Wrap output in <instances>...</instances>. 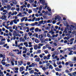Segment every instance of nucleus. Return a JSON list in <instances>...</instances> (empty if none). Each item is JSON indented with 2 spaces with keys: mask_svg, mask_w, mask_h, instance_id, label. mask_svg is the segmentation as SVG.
Returning <instances> with one entry per match:
<instances>
[{
  "mask_svg": "<svg viewBox=\"0 0 76 76\" xmlns=\"http://www.w3.org/2000/svg\"><path fill=\"white\" fill-rule=\"evenodd\" d=\"M45 9L47 7V10H48V11H49V12H51V9L50 8V7H48L47 6V4H45Z\"/></svg>",
  "mask_w": 76,
  "mask_h": 76,
  "instance_id": "nucleus-1",
  "label": "nucleus"
},
{
  "mask_svg": "<svg viewBox=\"0 0 76 76\" xmlns=\"http://www.w3.org/2000/svg\"><path fill=\"white\" fill-rule=\"evenodd\" d=\"M76 28H75V27L74 26L72 25L70 26L69 27V31H72V30H75Z\"/></svg>",
  "mask_w": 76,
  "mask_h": 76,
  "instance_id": "nucleus-2",
  "label": "nucleus"
},
{
  "mask_svg": "<svg viewBox=\"0 0 76 76\" xmlns=\"http://www.w3.org/2000/svg\"><path fill=\"white\" fill-rule=\"evenodd\" d=\"M42 38H43V35L42 34H41V35H39L38 38L39 39H40L41 41H43V39H42Z\"/></svg>",
  "mask_w": 76,
  "mask_h": 76,
  "instance_id": "nucleus-3",
  "label": "nucleus"
},
{
  "mask_svg": "<svg viewBox=\"0 0 76 76\" xmlns=\"http://www.w3.org/2000/svg\"><path fill=\"white\" fill-rule=\"evenodd\" d=\"M58 34H56V35L53 34L52 36V39L54 40L55 39V37L56 38V37H58Z\"/></svg>",
  "mask_w": 76,
  "mask_h": 76,
  "instance_id": "nucleus-4",
  "label": "nucleus"
},
{
  "mask_svg": "<svg viewBox=\"0 0 76 76\" xmlns=\"http://www.w3.org/2000/svg\"><path fill=\"white\" fill-rule=\"evenodd\" d=\"M39 1L40 2L42 3L43 5V7H44V5L45 4V0H39Z\"/></svg>",
  "mask_w": 76,
  "mask_h": 76,
  "instance_id": "nucleus-5",
  "label": "nucleus"
},
{
  "mask_svg": "<svg viewBox=\"0 0 76 76\" xmlns=\"http://www.w3.org/2000/svg\"><path fill=\"white\" fill-rule=\"evenodd\" d=\"M41 32L42 31V30H41V29H39L38 28H36L35 30H34V32Z\"/></svg>",
  "mask_w": 76,
  "mask_h": 76,
  "instance_id": "nucleus-6",
  "label": "nucleus"
},
{
  "mask_svg": "<svg viewBox=\"0 0 76 76\" xmlns=\"http://www.w3.org/2000/svg\"><path fill=\"white\" fill-rule=\"evenodd\" d=\"M13 22L14 23H15V24H17V22H19V20L15 19L13 20Z\"/></svg>",
  "mask_w": 76,
  "mask_h": 76,
  "instance_id": "nucleus-7",
  "label": "nucleus"
},
{
  "mask_svg": "<svg viewBox=\"0 0 76 76\" xmlns=\"http://www.w3.org/2000/svg\"><path fill=\"white\" fill-rule=\"evenodd\" d=\"M25 70V67L23 66H21L20 68V72H22L23 70Z\"/></svg>",
  "mask_w": 76,
  "mask_h": 76,
  "instance_id": "nucleus-8",
  "label": "nucleus"
},
{
  "mask_svg": "<svg viewBox=\"0 0 76 76\" xmlns=\"http://www.w3.org/2000/svg\"><path fill=\"white\" fill-rule=\"evenodd\" d=\"M49 34H51V35H54L55 33V32L53 31V30L51 29V30L49 32Z\"/></svg>",
  "mask_w": 76,
  "mask_h": 76,
  "instance_id": "nucleus-9",
  "label": "nucleus"
},
{
  "mask_svg": "<svg viewBox=\"0 0 76 76\" xmlns=\"http://www.w3.org/2000/svg\"><path fill=\"white\" fill-rule=\"evenodd\" d=\"M57 19L59 20V19H60V16H58V15H57V16H56L55 17L54 19H55V20H57Z\"/></svg>",
  "mask_w": 76,
  "mask_h": 76,
  "instance_id": "nucleus-10",
  "label": "nucleus"
},
{
  "mask_svg": "<svg viewBox=\"0 0 76 76\" xmlns=\"http://www.w3.org/2000/svg\"><path fill=\"white\" fill-rule=\"evenodd\" d=\"M35 61L37 62H39L40 61V58L39 57L38 58H36Z\"/></svg>",
  "mask_w": 76,
  "mask_h": 76,
  "instance_id": "nucleus-11",
  "label": "nucleus"
},
{
  "mask_svg": "<svg viewBox=\"0 0 76 76\" xmlns=\"http://www.w3.org/2000/svg\"><path fill=\"white\" fill-rule=\"evenodd\" d=\"M18 63L19 66H21L23 64V61H19L18 62Z\"/></svg>",
  "mask_w": 76,
  "mask_h": 76,
  "instance_id": "nucleus-12",
  "label": "nucleus"
},
{
  "mask_svg": "<svg viewBox=\"0 0 76 76\" xmlns=\"http://www.w3.org/2000/svg\"><path fill=\"white\" fill-rule=\"evenodd\" d=\"M34 49L36 50H37V49H38V45H34Z\"/></svg>",
  "mask_w": 76,
  "mask_h": 76,
  "instance_id": "nucleus-13",
  "label": "nucleus"
},
{
  "mask_svg": "<svg viewBox=\"0 0 76 76\" xmlns=\"http://www.w3.org/2000/svg\"><path fill=\"white\" fill-rule=\"evenodd\" d=\"M47 69H48V66H47L46 68L44 67L42 68V69L44 70V71H45V70H47Z\"/></svg>",
  "mask_w": 76,
  "mask_h": 76,
  "instance_id": "nucleus-14",
  "label": "nucleus"
},
{
  "mask_svg": "<svg viewBox=\"0 0 76 76\" xmlns=\"http://www.w3.org/2000/svg\"><path fill=\"white\" fill-rule=\"evenodd\" d=\"M29 45L28 46V47H32V42H28Z\"/></svg>",
  "mask_w": 76,
  "mask_h": 76,
  "instance_id": "nucleus-15",
  "label": "nucleus"
},
{
  "mask_svg": "<svg viewBox=\"0 0 76 76\" xmlns=\"http://www.w3.org/2000/svg\"><path fill=\"white\" fill-rule=\"evenodd\" d=\"M1 38L2 39L1 40V41H3L6 40V39H3V37L1 36H0V38Z\"/></svg>",
  "mask_w": 76,
  "mask_h": 76,
  "instance_id": "nucleus-16",
  "label": "nucleus"
},
{
  "mask_svg": "<svg viewBox=\"0 0 76 76\" xmlns=\"http://www.w3.org/2000/svg\"><path fill=\"white\" fill-rule=\"evenodd\" d=\"M55 70H56V71H57L58 72H60V71H61V69L58 68V67L55 68Z\"/></svg>",
  "mask_w": 76,
  "mask_h": 76,
  "instance_id": "nucleus-17",
  "label": "nucleus"
},
{
  "mask_svg": "<svg viewBox=\"0 0 76 76\" xmlns=\"http://www.w3.org/2000/svg\"><path fill=\"white\" fill-rule=\"evenodd\" d=\"M41 53V50H37L36 54H40Z\"/></svg>",
  "mask_w": 76,
  "mask_h": 76,
  "instance_id": "nucleus-18",
  "label": "nucleus"
},
{
  "mask_svg": "<svg viewBox=\"0 0 76 76\" xmlns=\"http://www.w3.org/2000/svg\"><path fill=\"white\" fill-rule=\"evenodd\" d=\"M48 68L49 69H51V70H52V69H53V66H52V65H50L48 67Z\"/></svg>",
  "mask_w": 76,
  "mask_h": 76,
  "instance_id": "nucleus-19",
  "label": "nucleus"
},
{
  "mask_svg": "<svg viewBox=\"0 0 76 76\" xmlns=\"http://www.w3.org/2000/svg\"><path fill=\"white\" fill-rule=\"evenodd\" d=\"M63 23H64V25L65 26H67V25H68V23H67V22L66 21H64L63 22Z\"/></svg>",
  "mask_w": 76,
  "mask_h": 76,
  "instance_id": "nucleus-20",
  "label": "nucleus"
},
{
  "mask_svg": "<svg viewBox=\"0 0 76 76\" xmlns=\"http://www.w3.org/2000/svg\"><path fill=\"white\" fill-rule=\"evenodd\" d=\"M14 35H15V36H16V37H21V35H20V34H18L17 33H15V34H13Z\"/></svg>",
  "mask_w": 76,
  "mask_h": 76,
  "instance_id": "nucleus-21",
  "label": "nucleus"
},
{
  "mask_svg": "<svg viewBox=\"0 0 76 76\" xmlns=\"http://www.w3.org/2000/svg\"><path fill=\"white\" fill-rule=\"evenodd\" d=\"M28 43L27 42H25L24 43V45H25L26 47H28Z\"/></svg>",
  "mask_w": 76,
  "mask_h": 76,
  "instance_id": "nucleus-22",
  "label": "nucleus"
},
{
  "mask_svg": "<svg viewBox=\"0 0 76 76\" xmlns=\"http://www.w3.org/2000/svg\"><path fill=\"white\" fill-rule=\"evenodd\" d=\"M72 61H76V57H74L73 58L72 60Z\"/></svg>",
  "mask_w": 76,
  "mask_h": 76,
  "instance_id": "nucleus-23",
  "label": "nucleus"
},
{
  "mask_svg": "<svg viewBox=\"0 0 76 76\" xmlns=\"http://www.w3.org/2000/svg\"><path fill=\"white\" fill-rule=\"evenodd\" d=\"M34 70H31L29 72V73L30 74H33V73H34Z\"/></svg>",
  "mask_w": 76,
  "mask_h": 76,
  "instance_id": "nucleus-24",
  "label": "nucleus"
},
{
  "mask_svg": "<svg viewBox=\"0 0 76 76\" xmlns=\"http://www.w3.org/2000/svg\"><path fill=\"white\" fill-rule=\"evenodd\" d=\"M48 63V61H42V63H43V64H44L45 63L47 64Z\"/></svg>",
  "mask_w": 76,
  "mask_h": 76,
  "instance_id": "nucleus-25",
  "label": "nucleus"
},
{
  "mask_svg": "<svg viewBox=\"0 0 76 76\" xmlns=\"http://www.w3.org/2000/svg\"><path fill=\"white\" fill-rule=\"evenodd\" d=\"M42 9V6H40V7L39 8V11H41Z\"/></svg>",
  "mask_w": 76,
  "mask_h": 76,
  "instance_id": "nucleus-26",
  "label": "nucleus"
},
{
  "mask_svg": "<svg viewBox=\"0 0 76 76\" xmlns=\"http://www.w3.org/2000/svg\"><path fill=\"white\" fill-rule=\"evenodd\" d=\"M52 21L51 20H48L47 21V23H52Z\"/></svg>",
  "mask_w": 76,
  "mask_h": 76,
  "instance_id": "nucleus-27",
  "label": "nucleus"
},
{
  "mask_svg": "<svg viewBox=\"0 0 76 76\" xmlns=\"http://www.w3.org/2000/svg\"><path fill=\"white\" fill-rule=\"evenodd\" d=\"M1 63L3 66H5L6 65V62H1Z\"/></svg>",
  "mask_w": 76,
  "mask_h": 76,
  "instance_id": "nucleus-28",
  "label": "nucleus"
},
{
  "mask_svg": "<svg viewBox=\"0 0 76 76\" xmlns=\"http://www.w3.org/2000/svg\"><path fill=\"white\" fill-rule=\"evenodd\" d=\"M25 17H23L22 19H21V22H23V21H24V20H25Z\"/></svg>",
  "mask_w": 76,
  "mask_h": 76,
  "instance_id": "nucleus-29",
  "label": "nucleus"
},
{
  "mask_svg": "<svg viewBox=\"0 0 76 76\" xmlns=\"http://www.w3.org/2000/svg\"><path fill=\"white\" fill-rule=\"evenodd\" d=\"M51 57V55L50 54H49V55H48V58H47V60H50V57Z\"/></svg>",
  "mask_w": 76,
  "mask_h": 76,
  "instance_id": "nucleus-30",
  "label": "nucleus"
},
{
  "mask_svg": "<svg viewBox=\"0 0 76 76\" xmlns=\"http://www.w3.org/2000/svg\"><path fill=\"white\" fill-rule=\"evenodd\" d=\"M46 30H48V29H50V27L48 26V27H46L45 28Z\"/></svg>",
  "mask_w": 76,
  "mask_h": 76,
  "instance_id": "nucleus-31",
  "label": "nucleus"
},
{
  "mask_svg": "<svg viewBox=\"0 0 76 76\" xmlns=\"http://www.w3.org/2000/svg\"><path fill=\"white\" fill-rule=\"evenodd\" d=\"M23 50H25V51H28V49L25 47H23Z\"/></svg>",
  "mask_w": 76,
  "mask_h": 76,
  "instance_id": "nucleus-32",
  "label": "nucleus"
},
{
  "mask_svg": "<svg viewBox=\"0 0 76 76\" xmlns=\"http://www.w3.org/2000/svg\"><path fill=\"white\" fill-rule=\"evenodd\" d=\"M5 44V42H0V45H3V44Z\"/></svg>",
  "mask_w": 76,
  "mask_h": 76,
  "instance_id": "nucleus-33",
  "label": "nucleus"
},
{
  "mask_svg": "<svg viewBox=\"0 0 76 76\" xmlns=\"http://www.w3.org/2000/svg\"><path fill=\"white\" fill-rule=\"evenodd\" d=\"M28 28V27H26V26L24 27L23 28V30H24V31H25V30H26V29H27V28Z\"/></svg>",
  "mask_w": 76,
  "mask_h": 76,
  "instance_id": "nucleus-34",
  "label": "nucleus"
},
{
  "mask_svg": "<svg viewBox=\"0 0 76 76\" xmlns=\"http://www.w3.org/2000/svg\"><path fill=\"white\" fill-rule=\"evenodd\" d=\"M34 29H35V28L32 27L30 28V31H34Z\"/></svg>",
  "mask_w": 76,
  "mask_h": 76,
  "instance_id": "nucleus-35",
  "label": "nucleus"
},
{
  "mask_svg": "<svg viewBox=\"0 0 76 76\" xmlns=\"http://www.w3.org/2000/svg\"><path fill=\"white\" fill-rule=\"evenodd\" d=\"M2 18L3 19H6V18H7V17L5 15H4L2 16Z\"/></svg>",
  "mask_w": 76,
  "mask_h": 76,
  "instance_id": "nucleus-36",
  "label": "nucleus"
},
{
  "mask_svg": "<svg viewBox=\"0 0 76 76\" xmlns=\"http://www.w3.org/2000/svg\"><path fill=\"white\" fill-rule=\"evenodd\" d=\"M18 28H19V29H20V30L22 31V27H21V26H18Z\"/></svg>",
  "mask_w": 76,
  "mask_h": 76,
  "instance_id": "nucleus-37",
  "label": "nucleus"
},
{
  "mask_svg": "<svg viewBox=\"0 0 76 76\" xmlns=\"http://www.w3.org/2000/svg\"><path fill=\"white\" fill-rule=\"evenodd\" d=\"M61 62L58 61L57 63V65H60V64H61Z\"/></svg>",
  "mask_w": 76,
  "mask_h": 76,
  "instance_id": "nucleus-38",
  "label": "nucleus"
},
{
  "mask_svg": "<svg viewBox=\"0 0 76 76\" xmlns=\"http://www.w3.org/2000/svg\"><path fill=\"white\" fill-rule=\"evenodd\" d=\"M35 42H36V43H39V42L38 41V40L37 39H35Z\"/></svg>",
  "mask_w": 76,
  "mask_h": 76,
  "instance_id": "nucleus-39",
  "label": "nucleus"
},
{
  "mask_svg": "<svg viewBox=\"0 0 76 76\" xmlns=\"http://www.w3.org/2000/svg\"><path fill=\"white\" fill-rule=\"evenodd\" d=\"M68 62V64H69V65H70V64H71L73 63V62L71 61H69Z\"/></svg>",
  "mask_w": 76,
  "mask_h": 76,
  "instance_id": "nucleus-40",
  "label": "nucleus"
},
{
  "mask_svg": "<svg viewBox=\"0 0 76 76\" xmlns=\"http://www.w3.org/2000/svg\"><path fill=\"white\" fill-rule=\"evenodd\" d=\"M32 10H30V9L28 11V13H29V14L31 13H32Z\"/></svg>",
  "mask_w": 76,
  "mask_h": 76,
  "instance_id": "nucleus-41",
  "label": "nucleus"
},
{
  "mask_svg": "<svg viewBox=\"0 0 76 76\" xmlns=\"http://www.w3.org/2000/svg\"><path fill=\"white\" fill-rule=\"evenodd\" d=\"M48 16H50L52 15V12H49L48 13Z\"/></svg>",
  "mask_w": 76,
  "mask_h": 76,
  "instance_id": "nucleus-42",
  "label": "nucleus"
},
{
  "mask_svg": "<svg viewBox=\"0 0 76 76\" xmlns=\"http://www.w3.org/2000/svg\"><path fill=\"white\" fill-rule=\"evenodd\" d=\"M43 45H44V44H43L39 43L38 44V45L40 46V47H42V46H43Z\"/></svg>",
  "mask_w": 76,
  "mask_h": 76,
  "instance_id": "nucleus-43",
  "label": "nucleus"
},
{
  "mask_svg": "<svg viewBox=\"0 0 76 76\" xmlns=\"http://www.w3.org/2000/svg\"><path fill=\"white\" fill-rule=\"evenodd\" d=\"M68 51H70L71 50H73V48H68Z\"/></svg>",
  "mask_w": 76,
  "mask_h": 76,
  "instance_id": "nucleus-44",
  "label": "nucleus"
},
{
  "mask_svg": "<svg viewBox=\"0 0 76 76\" xmlns=\"http://www.w3.org/2000/svg\"><path fill=\"white\" fill-rule=\"evenodd\" d=\"M34 36L35 37H36V38H38V34H34Z\"/></svg>",
  "mask_w": 76,
  "mask_h": 76,
  "instance_id": "nucleus-45",
  "label": "nucleus"
},
{
  "mask_svg": "<svg viewBox=\"0 0 76 76\" xmlns=\"http://www.w3.org/2000/svg\"><path fill=\"white\" fill-rule=\"evenodd\" d=\"M27 30H26V32H29V27H28V28H27Z\"/></svg>",
  "mask_w": 76,
  "mask_h": 76,
  "instance_id": "nucleus-46",
  "label": "nucleus"
},
{
  "mask_svg": "<svg viewBox=\"0 0 76 76\" xmlns=\"http://www.w3.org/2000/svg\"><path fill=\"white\" fill-rule=\"evenodd\" d=\"M47 36L48 38H51V36L50 34H49L48 33L47 34Z\"/></svg>",
  "mask_w": 76,
  "mask_h": 76,
  "instance_id": "nucleus-47",
  "label": "nucleus"
},
{
  "mask_svg": "<svg viewBox=\"0 0 76 76\" xmlns=\"http://www.w3.org/2000/svg\"><path fill=\"white\" fill-rule=\"evenodd\" d=\"M24 15H29V14H28V13L26 12V11L24 12Z\"/></svg>",
  "mask_w": 76,
  "mask_h": 76,
  "instance_id": "nucleus-48",
  "label": "nucleus"
},
{
  "mask_svg": "<svg viewBox=\"0 0 76 76\" xmlns=\"http://www.w3.org/2000/svg\"><path fill=\"white\" fill-rule=\"evenodd\" d=\"M47 57L46 56H44L43 57V59L44 60H45L46 59H47Z\"/></svg>",
  "mask_w": 76,
  "mask_h": 76,
  "instance_id": "nucleus-49",
  "label": "nucleus"
},
{
  "mask_svg": "<svg viewBox=\"0 0 76 76\" xmlns=\"http://www.w3.org/2000/svg\"><path fill=\"white\" fill-rule=\"evenodd\" d=\"M17 16H22V13L20 12L19 14L17 15Z\"/></svg>",
  "mask_w": 76,
  "mask_h": 76,
  "instance_id": "nucleus-50",
  "label": "nucleus"
},
{
  "mask_svg": "<svg viewBox=\"0 0 76 76\" xmlns=\"http://www.w3.org/2000/svg\"><path fill=\"white\" fill-rule=\"evenodd\" d=\"M72 75L73 76H76V72H73L72 74Z\"/></svg>",
  "mask_w": 76,
  "mask_h": 76,
  "instance_id": "nucleus-51",
  "label": "nucleus"
},
{
  "mask_svg": "<svg viewBox=\"0 0 76 76\" xmlns=\"http://www.w3.org/2000/svg\"><path fill=\"white\" fill-rule=\"evenodd\" d=\"M12 3L14 4H17V2L15 1H14Z\"/></svg>",
  "mask_w": 76,
  "mask_h": 76,
  "instance_id": "nucleus-52",
  "label": "nucleus"
},
{
  "mask_svg": "<svg viewBox=\"0 0 76 76\" xmlns=\"http://www.w3.org/2000/svg\"><path fill=\"white\" fill-rule=\"evenodd\" d=\"M13 21H11V22L10 23V25H13Z\"/></svg>",
  "mask_w": 76,
  "mask_h": 76,
  "instance_id": "nucleus-53",
  "label": "nucleus"
},
{
  "mask_svg": "<svg viewBox=\"0 0 76 76\" xmlns=\"http://www.w3.org/2000/svg\"><path fill=\"white\" fill-rule=\"evenodd\" d=\"M35 23H33L30 24V26H35Z\"/></svg>",
  "mask_w": 76,
  "mask_h": 76,
  "instance_id": "nucleus-54",
  "label": "nucleus"
},
{
  "mask_svg": "<svg viewBox=\"0 0 76 76\" xmlns=\"http://www.w3.org/2000/svg\"><path fill=\"white\" fill-rule=\"evenodd\" d=\"M58 58V57L57 56H55L53 58V59H56V58Z\"/></svg>",
  "mask_w": 76,
  "mask_h": 76,
  "instance_id": "nucleus-55",
  "label": "nucleus"
},
{
  "mask_svg": "<svg viewBox=\"0 0 76 76\" xmlns=\"http://www.w3.org/2000/svg\"><path fill=\"white\" fill-rule=\"evenodd\" d=\"M34 71H35V72H39V70L37 69V68L34 69Z\"/></svg>",
  "mask_w": 76,
  "mask_h": 76,
  "instance_id": "nucleus-56",
  "label": "nucleus"
},
{
  "mask_svg": "<svg viewBox=\"0 0 76 76\" xmlns=\"http://www.w3.org/2000/svg\"><path fill=\"white\" fill-rule=\"evenodd\" d=\"M12 50L13 51H18V52H19V50Z\"/></svg>",
  "mask_w": 76,
  "mask_h": 76,
  "instance_id": "nucleus-57",
  "label": "nucleus"
},
{
  "mask_svg": "<svg viewBox=\"0 0 76 76\" xmlns=\"http://www.w3.org/2000/svg\"><path fill=\"white\" fill-rule=\"evenodd\" d=\"M28 35H29V36H31L32 35V34L29 32L28 33Z\"/></svg>",
  "mask_w": 76,
  "mask_h": 76,
  "instance_id": "nucleus-58",
  "label": "nucleus"
},
{
  "mask_svg": "<svg viewBox=\"0 0 76 76\" xmlns=\"http://www.w3.org/2000/svg\"><path fill=\"white\" fill-rule=\"evenodd\" d=\"M75 39V38H72L70 39V41L71 42H73V41H74V39Z\"/></svg>",
  "mask_w": 76,
  "mask_h": 76,
  "instance_id": "nucleus-59",
  "label": "nucleus"
},
{
  "mask_svg": "<svg viewBox=\"0 0 76 76\" xmlns=\"http://www.w3.org/2000/svg\"><path fill=\"white\" fill-rule=\"evenodd\" d=\"M69 38H68V37H65L64 38V39H66L67 40V39H69Z\"/></svg>",
  "mask_w": 76,
  "mask_h": 76,
  "instance_id": "nucleus-60",
  "label": "nucleus"
},
{
  "mask_svg": "<svg viewBox=\"0 0 76 76\" xmlns=\"http://www.w3.org/2000/svg\"><path fill=\"white\" fill-rule=\"evenodd\" d=\"M15 47H18V42L15 41Z\"/></svg>",
  "mask_w": 76,
  "mask_h": 76,
  "instance_id": "nucleus-61",
  "label": "nucleus"
},
{
  "mask_svg": "<svg viewBox=\"0 0 76 76\" xmlns=\"http://www.w3.org/2000/svg\"><path fill=\"white\" fill-rule=\"evenodd\" d=\"M44 52L45 53V54H48V51L47 50H45Z\"/></svg>",
  "mask_w": 76,
  "mask_h": 76,
  "instance_id": "nucleus-62",
  "label": "nucleus"
},
{
  "mask_svg": "<svg viewBox=\"0 0 76 76\" xmlns=\"http://www.w3.org/2000/svg\"><path fill=\"white\" fill-rule=\"evenodd\" d=\"M11 64H12V66H14V65H15V64H14L13 61H11Z\"/></svg>",
  "mask_w": 76,
  "mask_h": 76,
  "instance_id": "nucleus-63",
  "label": "nucleus"
},
{
  "mask_svg": "<svg viewBox=\"0 0 76 76\" xmlns=\"http://www.w3.org/2000/svg\"><path fill=\"white\" fill-rule=\"evenodd\" d=\"M34 1V0H29V3H32Z\"/></svg>",
  "mask_w": 76,
  "mask_h": 76,
  "instance_id": "nucleus-64",
  "label": "nucleus"
}]
</instances>
